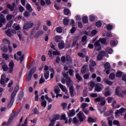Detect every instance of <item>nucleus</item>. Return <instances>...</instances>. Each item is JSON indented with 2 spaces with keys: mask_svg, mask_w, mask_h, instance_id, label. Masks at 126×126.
<instances>
[{
  "mask_svg": "<svg viewBox=\"0 0 126 126\" xmlns=\"http://www.w3.org/2000/svg\"><path fill=\"white\" fill-rule=\"evenodd\" d=\"M59 87H60L61 89L62 90L63 92H64L66 95H67V90L66 89V87L65 86L62 85V84H59Z\"/></svg>",
  "mask_w": 126,
  "mask_h": 126,
  "instance_id": "nucleus-14",
  "label": "nucleus"
},
{
  "mask_svg": "<svg viewBox=\"0 0 126 126\" xmlns=\"http://www.w3.org/2000/svg\"><path fill=\"white\" fill-rule=\"evenodd\" d=\"M16 95V93L13 92L11 95V100L14 101V97Z\"/></svg>",
  "mask_w": 126,
  "mask_h": 126,
  "instance_id": "nucleus-43",
  "label": "nucleus"
},
{
  "mask_svg": "<svg viewBox=\"0 0 126 126\" xmlns=\"http://www.w3.org/2000/svg\"><path fill=\"white\" fill-rule=\"evenodd\" d=\"M43 34H44V32H43V31H39L35 35V37L37 38V37H39V36H42V35H43Z\"/></svg>",
  "mask_w": 126,
  "mask_h": 126,
  "instance_id": "nucleus-26",
  "label": "nucleus"
},
{
  "mask_svg": "<svg viewBox=\"0 0 126 126\" xmlns=\"http://www.w3.org/2000/svg\"><path fill=\"white\" fill-rule=\"evenodd\" d=\"M90 86L91 88H89V90L90 91H92V90H93V88H94V86H95V83H94L93 81H91Z\"/></svg>",
  "mask_w": 126,
  "mask_h": 126,
  "instance_id": "nucleus-24",
  "label": "nucleus"
},
{
  "mask_svg": "<svg viewBox=\"0 0 126 126\" xmlns=\"http://www.w3.org/2000/svg\"><path fill=\"white\" fill-rule=\"evenodd\" d=\"M66 83L67 86L69 87L72 86V81H71V79H70V78H66Z\"/></svg>",
  "mask_w": 126,
  "mask_h": 126,
  "instance_id": "nucleus-17",
  "label": "nucleus"
},
{
  "mask_svg": "<svg viewBox=\"0 0 126 126\" xmlns=\"http://www.w3.org/2000/svg\"><path fill=\"white\" fill-rule=\"evenodd\" d=\"M110 45H111V46H113V47H115V46H117L118 45V41L112 40L110 41Z\"/></svg>",
  "mask_w": 126,
  "mask_h": 126,
  "instance_id": "nucleus-22",
  "label": "nucleus"
},
{
  "mask_svg": "<svg viewBox=\"0 0 126 126\" xmlns=\"http://www.w3.org/2000/svg\"><path fill=\"white\" fill-rule=\"evenodd\" d=\"M75 19L76 21H81V16L79 15H77L75 16Z\"/></svg>",
  "mask_w": 126,
  "mask_h": 126,
  "instance_id": "nucleus-50",
  "label": "nucleus"
},
{
  "mask_svg": "<svg viewBox=\"0 0 126 126\" xmlns=\"http://www.w3.org/2000/svg\"><path fill=\"white\" fill-rule=\"evenodd\" d=\"M2 57L5 60H8V59H9V57L8 56V55L5 54H3Z\"/></svg>",
  "mask_w": 126,
  "mask_h": 126,
  "instance_id": "nucleus-64",
  "label": "nucleus"
},
{
  "mask_svg": "<svg viewBox=\"0 0 126 126\" xmlns=\"http://www.w3.org/2000/svg\"><path fill=\"white\" fill-rule=\"evenodd\" d=\"M13 28L15 29V30H17V31H18V30H20V26H19V25H16V24H14L13 25Z\"/></svg>",
  "mask_w": 126,
  "mask_h": 126,
  "instance_id": "nucleus-40",
  "label": "nucleus"
},
{
  "mask_svg": "<svg viewBox=\"0 0 126 126\" xmlns=\"http://www.w3.org/2000/svg\"><path fill=\"white\" fill-rule=\"evenodd\" d=\"M13 102H14V100H10L8 104V108H11L12 106V105L13 104Z\"/></svg>",
  "mask_w": 126,
  "mask_h": 126,
  "instance_id": "nucleus-58",
  "label": "nucleus"
},
{
  "mask_svg": "<svg viewBox=\"0 0 126 126\" xmlns=\"http://www.w3.org/2000/svg\"><path fill=\"white\" fill-rule=\"evenodd\" d=\"M95 26H96V27H101L102 26V22L100 21H97L95 23Z\"/></svg>",
  "mask_w": 126,
  "mask_h": 126,
  "instance_id": "nucleus-51",
  "label": "nucleus"
},
{
  "mask_svg": "<svg viewBox=\"0 0 126 126\" xmlns=\"http://www.w3.org/2000/svg\"><path fill=\"white\" fill-rule=\"evenodd\" d=\"M125 112H126V109L124 108H121L119 110H117L115 113L116 118H117V119H119L121 116H122V114H123V113H125Z\"/></svg>",
  "mask_w": 126,
  "mask_h": 126,
  "instance_id": "nucleus-7",
  "label": "nucleus"
},
{
  "mask_svg": "<svg viewBox=\"0 0 126 126\" xmlns=\"http://www.w3.org/2000/svg\"><path fill=\"white\" fill-rule=\"evenodd\" d=\"M5 34L7 35V36H8V37H11V36H13V34L11 33V31H10V30H8L5 31Z\"/></svg>",
  "mask_w": 126,
  "mask_h": 126,
  "instance_id": "nucleus-30",
  "label": "nucleus"
},
{
  "mask_svg": "<svg viewBox=\"0 0 126 126\" xmlns=\"http://www.w3.org/2000/svg\"><path fill=\"white\" fill-rule=\"evenodd\" d=\"M77 116L78 119H79V120L81 122H84V121L86 120V117L85 116V115H84V114H83V112H81V111L79 112L77 114Z\"/></svg>",
  "mask_w": 126,
  "mask_h": 126,
  "instance_id": "nucleus-3",
  "label": "nucleus"
},
{
  "mask_svg": "<svg viewBox=\"0 0 126 126\" xmlns=\"http://www.w3.org/2000/svg\"><path fill=\"white\" fill-rule=\"evenodd\" d=\"M104 67L106 69H110V68H111V64H110V63H106L104 64Z\"/></svg>",
  "mask_w": 126,
  "mask_h": 126,
  "instance_id": "nucleus-35",
  "label": "nucleus"
},
{
  "mask_svg": "<svg viewBox=\"0 0 126 126\" xmlns=\"http://www.w3.org/2000/svg\"><path fill=\"white\" fill-rule=\"evenodd\" d=\"M69 87V91H70L71 96H73V92L74 91V89L73 88V86H70Z\"/></svg>",
  "mask_w": 126,
  "mask_h": 126,
  "instance_id": "nucleus-34",
  "label": "nucleus"
},
{
  "mask_svg": "<svg viewBox=\"0 0 126 126\" xmlns=\"http://www.w3.org/2000/svg\"><path fill=\"white\" fill-rule=\"evenodd\" d=\"M86 72V65H84L82 69L81 70V72L82 74H84L85 72Z\"/></svg>",
  "mask_w": 126,
  "mask_h": 126,
  "instance_id": "nucleus-49",
  "label": "nucleus"
},
{
  "mask_svg": "<svg viewBox=\"0 0 126 126\" xmlns=\"http://www.w3.org/2000/svg\"><path fill=\"white\" fill-rule=\"evenodd\" d=\"M106 57V58H109V55L106 54L105 51H102L98 53L97 55V59L98 61H101L104 56Z\"/></svg>",
  "mask_w": 126,
  "mask_h": 126,
  "instance_id": "nucleus-4",
  "label": "nucleus"
},
{
  "mask_svg": "<svg viewBox=\"0 0 126 126\" xmlns=\"http://www.w3.org/2000/svg\"><path fill=\"white\" fill-rule=\"evenodd\" d=\"M55 50V51L53 52V54L54 55V56H59L60 52H59L56 49Z\"/></svg>",
  "mask_w": 126,
  "mask_h": 126,
  "instance_id": "nucleus-59",
  "label": "nucleus"
},
{
  "mask_svg": "<svg viewBox=\"0 0 126 126\" xmlns=\"http://www.w3.org/2000/svg\"><path fill=\"white\" fill-rule=\"evenodd\" d=\"M90 63H91L90 64V70L91 72H94V68H93L92 66H95V65H96V62L95 61L91 60Z\"/></svg>",
  "mask_w": 126,
  "mask_h": 126,
  "instance_id": "nucleus-11",
  "label": "nucleus"
},
{
  "mask_svg": "<svg viewBox=\"0 0 126 126\" xmlns=\"http://www.w3.org/2000/svg\"><path fill=\"white\" fill-rule=\"evenodd\" d=\"M88 123H97V118H95L94 119L92 118L91 117H89L88 118Z\"/></svg>",
  "mask_w": 126,
  "mask_h": 126,
  "instance_id": "nucleus-16",
  "label": "nucleus"
},
{
  "mask_svg": "<svg viewBox=\"0 0 126 126\" xmlns=\"http://www.w3.org/2000/svg\"><path fill=\"white\" fill-rule=\"evenodd\" d=\"M61 120H63L65 121V124L68 123V119L65 117V115L63 114L61 116Z\"/></svg>",
  "mask_w": 126,
  "mask_h": 126,
  "instance_id": "nucleus-27",
  "label": "nucleus"
},
{
  "mask_svg": "<svg viewBox=\"0 0 126 126\" xmlns=\"http://www.w3.org/2000/svg\"><path fill=\"white\" fill-rule=\"evenodd\" d=\"M21 51H18L17 52V55L18 56H16V54L14 55V59L15 60H17V61H20V63L23 62V60H24V55L21 54Z\"/></svg>",
  "mask_w": 126,
  "mask_h": 126,
  "instance_id": "nucleus-1",
  "label": "nucleus"
},
{
  "mask_svg": "<svg viewBox=\"0 0 126 126\" xmlns=\"http://www.w3.org/2000/svg\"><path fill=\"white\" fill-rule=\"evenodd\" d=\"M106 28L107 30L111 31L112 30V29H113V25L111 24H108L107 25Z\"/></svg>",
  "mask_w": 126,
  "mask_h": 126,
  "instance_id": "nucleus-54",
  "label": "nucleus"
},
{
  "mask_svg": "<svg viewBox=\"0 0 126 126\" xmlns=\"http://www.w3.org/2000/svg\"><path fill=\"white\" fill-rule=\"evenodd\" d=\"M97 33H98V31L96 30H92L90 35L89 34V32H87V31L85 32L86 35H89V36H91V37H94V36H95Z\"/></svg>",
  "mask_w": 126,
  "mask_h": 126,
  "instance_id": "nucleus-12",
  "label": "nucleus"
},
{
  "mask_svg": "<svg viewBox=\"0 0 126 126\" xmlns=\"http://www.w3.org/2000/svg\"><path fill=\"white\" fill-rule=\"evenodd\" d=\"M89 17L90 21H94V20H95V16L93 15H90Z\"/></svg>",
  "mask_w": 126,
  "mask_h": 126,
  "instance_id": "nucleus-56",
  "label": "nucleus"
},
{
  "mask_svg": "<svg viewBox=\"0 0 126 126\" xmlns=\"http://www.w3.org/2000/svg\"><path fill=\"white\" fill-rule=\"evenodd\" d=\"M45 98L50 103H52V102H53V99H52V98H49V97L48 96V95H45Z\"/></svg>",
  "mask_w": 126,
  "mask_h": 126,
  "instance_id": "nucleus-48",
  "label": "nucleus"
},
{
  "mask_svg": "<svg viewBox=\"0 0 126 126\" xmlns=\"http://www.w3.org/2000/svg\"><path fill=\"white\" fill-rule=\"evenodd\" d=\"M60 118H61V116H60V115L55 114L53 116V118L52 121L55 122L56 121H59V120H60Z\"/></svg>",
  "mask_w": 126,
  "mask_h": 126,
  "instance_id": "nucleus-18",
  "label": "nucleus"
},
{
  "mask_svg": "<svg viewBox=\"0 0 126 126\" xmlns=\"http://www.w3.org/2000/svg\"><path fill=\"white\" fill-rule=\"evenodd\" d=\"M33 25H34V23L33 22L30 21L25 24L23 27L24 30H27V29H29V28H32L33 27Z\"/></svg>",
  "mask_w": 126,
  "mask_h": 126,
  "instance_id": "nucleus-6",
  "label": "nucleus"
},
{
  "mask_svg": "<svg viewBox=\"0 0 126 126\" xmlns=\"http://www.w3.org/2000/svg\"><path fill=\"white\" fill-rule=\"evenodd\" d=\"M64 14L65 15H68V14H70V11L68 9H64Z\"/></svg>",
  "mask_w": 126,
  "mask_h": 126,
  "instance_id": "nucleus-42",
  "label": "nucleus"
},
{
  "mask_svg": "<svg viewBox=\"0 0 126 126\" xmlns=\"http://www.w3.org/2000/svg\"><path fill=\"white\" fill-rule=\"evenodd\" d=\"M56 31L57 32V33H62L63 32V29L61 27H58L56 29Z\"/></svg>",
  "mask_w": 126,
  "mask_h": 126,
  "instance_id": "nucleus-45",
  "label": "nucleus"
},
{
  "mask_svg": "<svg viewBox=\"0 0 126 126\" xmlns=\"http://www.w3.org/2000/svg\"><path fill=\"white\" fill-rule=\"evenodd\" d=\"M54 40L56 42H59L62 40V37L61 36H56L55 37Z\"/></svg>",
  "mask_w": 126,
  "mask_h": 126,
  "instance_id": "nucleus-38",
  "label": "nucleus"
},
{
  "mask_svg": "<svg viewBox=\"0 0 126 126\" xmlns=\"http://www.w3.org/2000/svg\"><path fill=\"white\" fill-rule=\"evenodd\" d=\"M116 103L117 101H114L113 103L112 104V106L113 109H118V108H120L121 107V105L120 104H117V106H116Z\"/></svg>",
  "mask_w": 126,
  "mask_h": 126,
  "instance_id": "nucleus-21",
  "label": "nucleus"
},
{
  "mask_svg": "<svg viewBox=\"0 0 126 126\" xmlns=\"http://www.w3.org/2000/svg\"><path fill=\"white\" fill-rule=\"evenodd\" d=\"M107 100H108V102L109 103H112V104L114 103V101H116V100H115L114 98H113L112 97H108L107 98Z\"/></svg>",
  "mask_w": 126,
  "mask_h": 126,
  "instance_id": "nucleus-39",
  "label": "nucleus"
},
{
  "mask_svg": "<svg viewBox=\"0 0 126 126\" xmlns=\"http://www.w3.org/2000/svg\"><path fill=\"white\" fill-rule=\"evenodd\" d=\"M81 106H82V108L83 109V110H84V109H85L86 107H88V103H83Z\"/></svg>",
  "mask_w": 126,
  "mask_h": 126,
  "instance_id": "nucleus-60",
  "label": "nucleus"
},
{
  "mask_svg": "<svg viewBox=\"0 0 126 126\" xmlns=\"http://www.w3.org/2000/svg\"><path fill=\"white\" fill-rule=\"evenodd\" d=\"M26 8L27 10H29V11H30V12H32V11H33V9H32V7H31V5H30L29 3L27 4Z\"/></svg>",
  "mask_w": 126,
  "mask_h": 126,
  "instance_id": "nucleus-33",
  "label": "nucleus"
},
{
  "mask_svg": "<svg viewBox=\"0 0 126 126\" xmlns=\"http://www.w3.org/2000/svg\"><path fill=\"white\" fill-rule=\"evenodd\" d=\"M75 115V110H72L71 111H69L68 112V117H73V116Z\"/></svg>",
  "mask_w": 126,
  "mask_h": 126,
  "instance_id": "nucleus-19",
  "label": "nucleus"
},
{
  "mask_svg": "<svg viewBox=\"0 0 126 126\" xmlns=\"http://www.w3.org/2000/svg\"><path fill=\"white\" fill-rule=\"evenodd\" d=\"M6 20L5 18H2L0 19V28L2 27V23H5Z\"/></svg>",
  "mask_w": 126,
  "mask_h": 126,
  "instance_id": "nucleus-32",
  "label": "nucleus"
},
{
  "mask_svg": "<svg viewBox=\"0 0 126 126\" xmlns=\"http://www.w3.org/2000/svg\"><path fill=\"white\" fill-rule=\"evenodd\" d=\"M104 81L105 83H106V84H107V85H113V82L110 81L108 79L105 78L104 79Z\"/></svg>",
  "mask_w": 126,
  "mask_h": 126,
  "instance_id": "nucleus-25",
  "label": "nucleus"
},
{
  "mask_svg": "<svg viewBox=\"0 0 126 126\" xmlns=\"http://www.w3.org/2000/svg\"><path fill=\"white\" fill-rule=\"evenodd\" d=\"M36 71V67H33L30 71H29L27 73V80L30 81L31 80L32 77V74Z\"/></svg>",
  "mask_w": 126,
  "mask_h": 126,
  "instance_id": "nucleus-2",
  "label": "nucleus"
},
{
  "mask_svg": "<svg viewBox=\"0 0 126 126\" xmlns=\"http://www.w3.org/2000/svg\"><path fill=\"white\" fill-rule=\"evenodd\" d=\"M107 110V108L106 107H101L100 108H98V111L100 112V114H103V113H104V112H106V110Z\"/></svg>",
  "mask_w": 126,
  "mask_h": 126,
  "instance_id": "nucleus-31",
  "label": "nucleus"
},
{
  "mask_svg": "<svg viewBox=\"0 0 126 126\" xmlns=\"http://www.w3.org/2000/svg\"><path fill=\"white\" fill-rule=\"evenodd\" d=\"M115 75L114 73H111L109 75V78L111 79V80H113L115 79Z\"/></svg>",
  "mask_w": 126,
  "mask_h": 126,
  "instance_id": "nucleus-61",
  "label": "nucleus"
},
{
  "mask_svg": "<svg viewBox=\"0 0 126 126\" xmlns=\"http://www.w3.org/2000/svg\"><path fill=\"white\" fill-rule=\"evenodd\" d=\"M121 91V88L119 87H117L116 90V94L118 95V96H120V91Z\"/></svg>",
  "mask_w": 126,
  "mask_h": 126,
  "instance_id": "nucleus-41",
  "label": "nucleus"
},
{
  "mask_svg": "<svg viewBox=\"0 0 126 126\" xmlns=\"http://www.w3.org/2000/svg\"><path fill=\"white\" fill-rule=\"evenodd\" d=\"M106 52H107V53H108V54H112L113 53V50L112 49H111V48L108 47L106 49Z\"/></svg>",
  "mask_w": 126,
  "mask_h": 126,
  "instance_id": "nucleus-55",
  "label": "nucleus"
},
{
  "mask_svg": "<svg viewBox=\"0 0 126 126\" xmlns=\"http://www.w3.org/2000/svg\"><path fill=\"white\" fill-rule=\"evenodd\" d=\"M58 47L60 50H63V49L64 48V44L63 41H62L60 43H59Z\"/></svg>",
  "mask_w": 126,
  "mask_h": 126,
  "instance_id": "nucleus-23",
  "label": "nucleus"
},
{
  "mask_svg": "<svg viewBox=\"0 0 126 126\" xmlns=\"http://www.w3.org/2000/svg\"><path fill=\"white\" fill-rule=\"evenodd\" d=\"M82 21L83 22V23H84L85 24H86V23H88V16H85L84 17H82Z\"/></svg>",
  "mask_w": 126,
  "mask_h": 126,
  "instance_id": "nucleus-20",
  "label": "nucleus"
},
{
  "mask_svg": "<svg viewBox=\"0 0 126 126\" xmlns=\"http://www.w3.org/2000/svg\"><path fill=\"white\" fill-rule=\"evenodd\" d=\"M41 106H42V107H44V108L46 107V106H47V101L42 100L41 101Z\"/></svg>",
  "mask_w": 126,
  "mask_h": 126,
  "instance_id": "nucleus-44",
  "label": "nucleus"
},
{
  "mask_svg": "<svg viewBox=\"0 0 126 126\" xmlns=\"http://www.w3.org/2000/svg\"><path fill=\"white\" fill-rule=\"evenodd\" d=\"M9 66L10 69L9 70V73H11L12 71H13V67H14V63H13V61L12 60L9 63Z\"/></svg>",
  "mask_w": 126,
  "mask_h": 126,
  "instance_id": "nucleus-13",
  "label": "nucleus"
},
{
  "mask_svg": "<svg viewBox=\"0 0 126 126\" xmlns=\"http://www.w3.org/2000/svg\"><path fill=\"white\" fill-rule=\"evenodd\" d=\"M50 76V74L49 73V72L46 71L44 72V77L45 79H48Z\"/></svg>",
  "mask_w": 126,
  "mask_h": 126,
  "instance_id": "nucleus-46",
  "label": "nucleus"
},
{
  "mask_svg": "<svg viewBox=\"0 0 126 126\" xmlns=\"http://www.w3.org/2000/svg\"><path fill=\"white\" fill-rule=\"evenodd\" d=\"M6 6L8 8L10 9L11 11H13L14 9V4H13V6L10 5V4H7Z\"/></svg>",
  "mask_w": 126,
  "mask_h": 126,
  "instance_id": "nucleus-28",
  "label": "nucleus"
},
{
  "mask_svg": "<svg viewBox=\"0 0 126 126\" xmlns=\"http://www.w3.org/2000/svg\"><path fill=\"white\" fill-rule=\"evenodd\" d=\"M5 78V76L4 74H2L1 77L0 79V83L2 85H3L4 84V79Z\"/></svg>",
  "mask_w": 126,
  "mask_h": 126,
  "instance_id": "nucleus-29",
  "label": "nucleus"
},
{
  "mask_svg": "<svg viewBox=\"0 0 126 126\" xmlns=\"http://www.w3.org/2000/svg\"><path fill=\"white\" fill-rule=\"evenodd\" d=\"M99 42H101V44H103L104 45H107V41H106V39L105 38H99Z\"/></svg>",
  "mask_w": 126,
  "mask_h": 126,
  "instance_id": "nucleus-36",
  "label": "nucleus"
},
{
  "mask_svg": "<svg viewBox=\"0 0 126 126\" xmlns=\"http://www.w3.org/2000/svg\"><path fill=\"white\" fill-rule=\"evenodd\" d=\"M78 38H79V36H75L74 38V40H73V44L72 45V48H73V47H75V46H78V42H77V40H78Z\"/></svg>",
  "mask_w": 126,
  "mask_h": 126,
  "instance_id": "nucleus-15",
  "label": "nucleus"
},
{
  "mask_svg": "<svg viewBox=\"0 0 126 126\" xmlns=\"http://www.w3.org/2000/svg\"><path fill=\"white\" fill-rule=\"evenodd\" d=\"M70 24L72 27H74V26H75V21L74 20L71 19L70 22Z\"/></svg>",
  "mask_w": 126,
  "mask_h": 126,
  "instance_id": "nucleus-53",
  "label": "nucleus"
},
{
  "mask_svg": "<svg viewBox=\"0 0 126 126\" xmlns=\"http://www.w3.org/2000/svg\"><path fill=\"white\" fill-rule=\"evenodd\" d=\"M50 72H51L50 74V78H54V73H55V70L54 69H51Z\"/></svg>",
  "mask_w": 126,
  "mask_h": 126,
  "instance_id": "nucleus-47",
  "label": "nucleus"
},
{
  "mask_svg": "<svg viewBox=\"0 0 126 126\" xmlns=\"http://www.w3.org/2000/svg\"><path fill=\"white\" fill-rule=\"evenodd\" d=\"M69 22V20L67 19V18H64L63 20V23L64 25H68Z\"/></svg>",
  "mask_w": 126,
  "mask_h": 126,
  "instance_id": "nucleus-37",
  "label": "nucleus"
},
{
  "mask_svg": "<svg viewBox=\"0 0 126 126\" xmlns=\"http://www.w3.org/2000/svg\"><path fill=\"white\" fill-rule=\"evenodd\" d=\"M76 78L79 80V81H81V80H82V77L80 76L79 74H76Z\"/></svg>",
  "mask_w": 126,
  "mask_h": 126,
  "instance_id": "nucleus-62",
  "label": "nucleus"
},
{
  "mask_svg": "<svg viewBox=\"0 0 126 126\" xmlns=\"http://www.w3.org/2000/svg\"><path fill=\"white\" fill-rule=\"evenodd\" d=\"M18 90H19V86H16L13 92H14L15 93H17V92H18Z\"/></svg>",
  "mask_w": 126,
  "mask_h": 126,
  "instance_id": "nucleus-63",
  "label": "nucleus"
},
{
  "mask_svg": "<svg viewBox=\"0 0 126 126\" xmlns=\"http://www.w3.org/2000/svg\"><path fill=\"white\" fill-rule=\"evenodd\" d=\"M94 47L95 51H98L99 52V51H101V50H102V48H101V45H100V40H97L94 43Z\"/></svg>",
  "mask_w": 126,
  "mask_h": 126,
  "instance_id": "nucleus-10",
  "label": "nucleus"
},
{
  "mask_svg": "<svg viewBox=\"0 0 126 126\" xmlns=\"http://www.w3.org/2000/svg\"><path fill=\"white\" fill-rule=\"evenodd\" d=\"M122 75H123V73L121 71H118L116 73L117 77H122Z\"/></svg>",
  "mask_w": 126,
  "mask_h": 126,
  "instance_id": "nucleus-57",
  "label": "nucleus"
},
{
  "mask_svg": "<svg viewBox=\"0 0 126 126\" xmlns=\"http://www.w3.org/2000/svg\"><path fill=\"white\" fill-rule=\"evenodd\" d=\"M94 100L95 102H100V105L101 106H104L105 104H106V99L104 97L100 96L99 97H97Z\"/></svg>",
  "mask_w": 126,
  "mask_h": 126,
  "instance_id": "nucleus-5",
  "label": "nucleus"
},
{
  "mask_svg": "<svg viewBox=\"0 0 126 126\" xmlns=\"http://www.w3.org/2000/svg\"><path fill=\"white\" fill-rule=\"evenodd\" d=\"M103 88H104V87H103L102 84H97L95 86L94 92H100L102 91V89H103Z\"/></svg>",
  "mask_w": 126,
  "mask_h": 126,
  "instance_id": "nucleus-9",
  "label": "nucleus"
},
{
  "mask_svg": "<svg viewBox=\"0 0 126 126\" xmlns=\"http://www.w3.org/2000/svg\"><path fill=\"white\" fill-rule=\"evenodd\" d=\"M2 68L4 71H6V70H7V65L6 64H3L2 65Z\"/></svg>",
  "mask_w": 126,
  "mask_h": 126,
  "instance_id": "nucleus-52",
  "label": "nucleus"
},
{
  "mask_svg": "<svg viewBox=\"0 0 126 126\" xmlns=\"http://www.w3.org/2000/svg\"><path fill=\"white\" fill-rule=\"evenodd\" d=\"M16 117H17V113H12L11 114L10 118L8 120L7 126H9L11 124V123H12V121H13V119H14V118H16Z\"/></svg>",
  "mask_w": 126,
  "mask_h": 126,
  "instance_id": "nucleus-8",
  "label": "nucleus"
}]
</instances>
